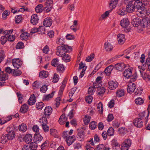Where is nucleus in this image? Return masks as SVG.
I'll use <instances>...</instances> for the list:
<instances>
[{
    "instance_id": "obj_10",
    "label": "nucleus",
    "mask_w": 150,
    "mask_h": 150,
    "mask_svg": "<svg viewBox=\"0 0 150 150\" xmlns=\"http://www.w3.org/2000/svg\"><path fill=\"white\" fill-rule=\"evenodd\" d=\"M134 125L137 127H141L143 126V122L140 118H136L133 122Z\"/></svg>"
},
{
    "instance_id": "obj_24",
    "label": "nucleus",
    "mask_w": 150,
    "mask_h": 150,
    "mask_svg": "<svg viewBox=\"0 0 150 150\" xmlns=\"http://www.w3.org/2000/svg\"><path fill=\"white\" fill-rule=\"evenodd\" d=\"M28 104L30 105L34 104L36 102V97L34 94L32 95L28 100Z\"/></svg>"
},
{
    "instance_id": "obj_48",
    "label": "nucleus",
    "mask_w": 150,
    "mask_h": 150,
    "mask_svg": "<svg viewBox=\"0 0 150 150\" xmlns=\"http://www.w3.org/2000/svg\"><path fill=\"white\" fill-rule=\"evenodd\" d=\"M21 74V71L18 70L13 69L12 74L14 76H20Z\"/></svg>"
},
{
    "instance_id": "obj_34",
    "label": "nucleus",
    "mask_w": 150,
    "mask_h": 150,
    "mask_svg": "<svg viewBox=\"0 0 150 150\" xmlns=\"http://www.w3.org/2000/svg\"><path fill=\"white\" fill-rule=\"evenodd\" d=\"M29 35L28 33L24 32L21 34L20 37L22 40H26Z\"/></svg>"
},
{
    "instance_id": "obj_52",
    "label": "nucleus",
    "mask_w": 150,
    "mask_h": 150,
    "mask_svg": "<svg viewBox=\"0 0 150 150\" xmlns=\"http://www.w3.org/2000/svg\"><path fill=\"white\" fill-rule=\"evenodd\" d=\"M15 19L16 23H18L22 20V17L21 15H18L15 17Z\"/></svg>"
},
{
    "instance_id": "obj_54",
    "label": "nucleus",
    "mask_w": 150,
    "mask_h": 150,
    "mask_svg": "<svg viewBox=\"0 0 150 150\" xmlns=\"http://www.w3.org/2000/svg\"><path fill=\"white\" fill-rule=\"evenodd\" d=\"M90 119L91 117L90 116L88 115H86L83 120L85 124H88L90 121Z\"/></svg>"
},
{
    "instance_id": "obj_19",
    "label": "nucleus",
    "mask_w": 150,
    "mask_h": 150,
    "mask_svg": "<svg viewBox=\"0 0 150 150\" xmlns=\"http://www.w3.org/2000/svg\"><path fill=\"white\" fill-rule=\"evenodd\" d=\"M134 10L137 9L138 10L140 9H141L142 8H144L143 6V4L140 2V1H135L134 2Z\"/></svg>"
},
{
    "instance_id": "obj_23",
    "label": "nucleus",
    "mask_w": 150,
    "mask_h": 150,
    "mask_svg": "<svg viewBox=\"0 0 150 150\" xmlns=\"http://www.w3.org/2000/svg\"><path fill=\"white\" fill-rule=\"evenodd\" d=\"M67 81V79L65 78L62 82V84L60 87V89L59 92V94L60 96H61L63 92L66 84Z\"/></svg>"
},
{
    "instance_id": "obj_42",
    "label": "nucleus",
    "mask_w": 150,
    "mask_h": 150,
    "mask_svg": "<svg viewBox=\"0 0 150 150\" xmlns=\"http://www.w3.org/2000/svg\"><path fill=\"white\" fill-rule=\"evenodd\" d=\"M44 106V104L42 102H40L37 103L36 105V107L38 110H42Z\"/></svg>"
},
{
    "instance_id": "obj_57",
    "label": "nucleus",
    "mask_w": 150,
    "mask_h": 150,
    "mask_svg": "<svg viewBox=\"0 0 150 150\" xmlns=\"http://www.w3.org/2000/svg\"><path fill=\"white\" fill-rule=\"evenodd\" d=\"M64 39H61V38H58L57 39V43L59 45H64V44L65 42Z\"/></svg>"
},
{
    "instance_id": "obj_27",
    "label": "nucleus",
    "mask_w": 150,
    "mask_h": 150,
    "mask_svg": "<svg viewBox=\"0 0 150 150\" xmlns=\"http://www.w3.org/2000/svg\"><path fill=\"white\" fill-rule=\"evenodd\" d=\"M52 108L49 106L46 107L44 110V114L45 116L50 115L52 113Z\"/></svg>"
},
{
    "instance_id": "obj_33",
    "label": "nucleus",
    "mask_w": 150,
    "mask_h": 150,
    "mask_svg": "<svg viewBox=\"0 0 150 150\" xmlns=\"http://www.w3.org/2000/svg\"><path fill=\"white\" fill-rule=\"evenodd\" d=\"M125 92L124 89H119L116 92V96L118 97H120L124 95Z\"/></svg>"
},
{
    "instance_id": "obj_44",
    "label": "nucleus",
    "mask_w": 150,
    "mask_h": 150,
    "mask_svg": "<svg viewBox=\"0 0 150 150\" xmlns=\"http://www.w3.org/2000/svg\"><path fill=\"white\" fill-rule=\"evenodd\" d=\"M43 6L42 4H39L35 8V11L37 13L41 12L42 11Z\"/></svg>"
},
{
    "instance_id": "obj_14",
    "label": "nucleus",
    "mask_w": 150,
    "mask_h": 150,
    "mask_svg": "<svg viewBox=\"0 0 150 150\" xmlns=\"http://www.w3.org/2000/svg\"><path fill=\"white\" fill-rule=\"evenodd\" d=\"M132 23L134 27H138L139 28L141 27L140 26L141 24L140 20L138 18L133 19L132 20Z\"/></svg>"
},
{
    "instance_id": "obj_8",
    "label": "nucleus",
    "mask_w": 150,
    "mask_h": 150,
    "mask_svg": "<svg viewBox=\"0 0 150 150\" xmlns=\"http://www.w3.org/2000/svg\"><path fill=\"white\" fill-rule=\"evenodd\" d=\"M108 88L110 90H114L118 86V83L115 81H110L108 82Z\"/></svg>"
},
{
    "instance_id": "obj_35",
    "label": "nucleus",
    "mask_w": 150,
    "mask_h": 150,
    "mask_svg": "<svg viewBox=\"0 0 150 150\" xmlns=\"http://www.w3.org/2000/svg\"><path fill=\"white\" fill-rule=\"evenodd\" d=\"M42 82L35 81L33 84V86L34 89H38L41 86Z\"/></svg>"
},
{
    "instance_id": "obj_53",
    "label": "nucleus",
    "mask_w": 150,
    "mask_h": 150,
    "mask_svg": "<svg viewBox=\"0 0 150 150\" xmlns=\"http://www.w3.org/2000/svg\"><path fill=\"white\" fill-rule=\"evenodd\" d=\"M57 70L59 71L63 72L64 70V68L63 64H59L57 67Z\"/></svg>"
},
{
    "instance_id": "obj_50",
    "label": "nucleus",
    "mask_w": 150,
    "mask_h": 150,
    "mask_svg": "<svg viewBox=\"0 0 150 150\" xmlns=\"http://www.w3.org/2000/svg\"><path fill=\"white\" fill-rule=\"evenodd\" d=\"M7 40V37L4 35L1 38V42L2 45H4L6 42Z\"/></svg>"
},
{
    "instance_id": "obj_41",
    "label": "nucleus",
    "mask_w": 150,
    "mask_h": 150,
    "mask_svg": "<svg viewBox=\"0 0 150 150\" xmlns=\"http://www.w3.org/2000/svg\"><path fill=\"white\" fill-rule=\"evenodd\" d=\"M105 88L103 87H102L98 88L97 91V92L98 95H101L104 93L105 92Z\"/></svg>"
},
{
    "instance_id": "obj_56",
    "label": "nucleus",
    "mask_w": 150,
    "mask_h": 150,
    "mask_svg": "<svg viewBox=\"0 0 150 150\" xmlns=\"http://www.w3.org/2000/svg\"><path fill=\"white\" fill-rule=\"evenodd\" d=\"M96 89H94L93 86L90 87L88 89V93L90 95H93Z\"/></svg>"
},
{
    "instance_id": "obj_64",
    "label": "nucleus",
    "mask_w": 150,
    "mask_h": 150,
    "mask_svg": "<svg viewBox=\"0 0 150 150\" xmlns=\"http://www.w3.org/2000/svg\"><path fill=\"white\" fill-rule=\"evenodd\" d=\"M104 145L102 144L98 145L95 149V150H104Z\"/></svg>"
},
{
    "instance_id": "obj_55",
    "label": "nucleus",
    "mask_w": 150,
    "mask_h": 150,
    "mask_svg": "<svg viewBox=\"0 0 150 150\" xmlns=\"http://www.w3.org/2000/svg\"><path fill=\"white\" fill-rule=\"evenodd\" d=\"M1 142L3 143L7 142L8 139L6 134H4L2 135L1 137Z\"/></svg>"
},
{
    "instance_id": "obj_22",
    "label": "nucleus",
    "mask_w": 150,
    "mask_h": 150,
    "mask_svg": "<svg viewBox=\"0 0 150 150\" xmlns=\"http://www.w3.org/2000/svg\"><path fill=\"white\" fill-rule=\"evenodd\" d=\"M52 20L50 18H47L44 20L43 22V25L45 27H50L52 25Z\"/></svg>"
},
{
    "instance_id": "obj_15",
    "label": "nucleus",
    "mask_w": 150,
    "mask_h": 150,
    "mask_svg": "<svg viewBox=\"0 0 150 150\" xmlns=\"http://www.w3.org/2000/svg\"><path fill=\"white\" fill-rule=\"evenodd\" d=\"M34 142H33L35 143L36 144H34L33 145H36L37 147V145L36 144L41 141L42 140L43 137L39 134H35L34 136Z\"/></svg>"
},
{
    "instance_id": "obj_21",
    "label": "nucleus",
    "mask_w": 150,
    "mask_h": 150,
    "mask_svg": "<svg viewBox=\"0 0 150 150\" xmlns=\"http://www.w3.org/2000/svg\"><path fill=\"white\" fill-rule=\"evenodd\" d=\"M36 144L35 143H30V146L27 145H24L23 147L22 150H31L32 148H35L36 147V145H34L33 144Z\"/></svg>"
},
{
    "instance_id": "obj_20",
    "label": "nucleus",
    "mask_w": 150,
    "mask_h": 150,
    "mask_svg": "<svg viewBox=\"0 0 150 150\" xmlns=\"http://www.w3.org/2000/svg\"><path fill=\"white\" fill-rule=\"evenodd\" d=\"M134 6L133 3H129L126 6V11L129 13H132L135 11Z\"/></svg>"
},
{
    "instance_id": "obj_12",
    "label": "nucleus",
    "mask_w": 150,
    "mask_h": 150,
    "mask_svg": "<svg viewBox=\"0 0 150 150\" xmlns=\"http://www.w3.org/2000/svg\"><path fill=\"white\" fill-rule=\"evenodd\" d=\"M120 24L123 28H127L129 24V22L127 18H124L120 22Z\"/></svg>"
},
{
    "instance_id": "obj_26",
    "label": "nucleus",
    "mask_w": 150,
    "mask_h": 150,
    "mask_svg": "<svg viewBox=\"0 0 150 150\" xmlns=\"http://www.w3.org/2000/svg\"><path fill=\"white\" fill-rule=\"evenodd\" d=\"M67 118L65 116L64 114H62L60 117L58 122L61 125H63L67 120Z\"/></svg>"
},
{
    "instance_id": "obj_9",
    "label": "nucleus",
    "mask_w": 150,
    "mask_h": 150,
    "mask_svg": "<svg viewBox=\"0 0 150 150\" xmlns=\"http://www.w3.org/2000/svg\"><path fill=\"white\" fill-rule=\"evenodd\" d=\"M137 15L139 17H144L146 13V8H142L141 9H140L137 10Z\"/></svg>"
},
{
    "instance_id": "obj_6",
    "label": "nucleus",
    "mask_w": 150,
    "mask_h": 150,
    "mask_svg": "<svg viewBox=\"0 0 150 150\" xmlns=\"http://www.w3.org/2000/svg\"><path fill=\"white\" fill-rule=\"evenodd\" d=\"M83 128L78 129V134L76 135L77 139L79 141H83L84 139V134Z\"/></svg>"
},
{
    "instance_id": "obj_2",
    "label": "nucleus",
    "mask_w": 150,
    "mask_h": 150,
    "mask_svg": "<svg viewBox=\"0 0 150 150\" xmlns=\"http://www.w3.org/2000/svg\"><path fill=\"white\" fill-rule=\"evenodd\" d=\"M131 140L129 139L125 140L121 144V149L122 150H128L131 146Z\"/></svg>"
},
{
    "instance_id": "obj_45",
    "label": "nucleus",
    "mask_w": 150,
    "mask_h": 150,
    "mask_svg": "<svg viewBox=\"0 0 150 150\" xmlns=\"http://www.w3.org/2000/svg\"><path fill=\"white\" fill-rule=\"evenodd\" d=\"M136 103L138 105L142 104L144 103L143 99L141 98H138L135 100Z\"/></svg>"
},
{
    "instance_id": "obj_63",
    "label": "nucleus",
    "mask_w": 150,
    "mask_h": 150,
    "mask_svg": "<svg viewBox=\"0 0 150 150\" xmlns=\"http://www.w3.org/2000/svg\"><path fill=\"white\" fill-rule=\"evenodd\" d=\"M93 97L91 96H87L86 98V101L87 103L90 104L92 102Z\"/></svg>"
},
{
    "instance_id": "obj_43",
    "label": "nucleus",
    "mask_w": 150,
    "mask_h": 150,
    "mask_svg": "<svg viewBox=\"0 0 150 150\" xmlns=\"http://www.w3.org/2000/svg\"><path fill=\"white\" fill-rule=\"evenodd\" d=\"M114 130L112 127H110L107 131V134L108 135L110 136H111L113 135L114 134Z\"/></svg>"
},
{
    "instance_id": "obj_62",
    "label": "nucleus",
    "mask_w": 150,
    "mask_h": 150,
    "mask_svg": "<svg viewBox=\"0 0 150 150\" xmlns=\"http://www.w3.org/2000/svg\"><path fill=\"white\" fill-rule=\"evenodd\" d=\"M45 5L47 6L52 7V0H47L46 2H45Z\"/></svg>"
},
{
    "instance_id": "obj_3",
    "label": "nucleus",
    "mask_w": 150,
    "mask_h": 150,
    "mask_svg": "<svg viewBox=\"0 0 150 150\" xmlns=\"http://www.w3.org/2000/svg\"><path fill=\"white\" fill-rule=\"evenodd\" d=\"M149 114V111L146 112L144 111L140 113L139 114V118L142 120L144 119L145 120L146 124L148 122V117Z\"/></svg>"
},
{
    "instance_id": "obj_60",
    "label": "nucleus",
    "mask_w": 150,
    "mask_h": 150,
    "mask_svg": "<svg viewBox=\"0 0 150 150\" xmlns=\"http://www.w3.org/2000/svg\"><path fill=\"white\" fill-rule=\"evenodd\" d=\"M15 37H16L14 35H11L8 36L7 40L10 42H12L15 39Z\"/></svg>"
},
{
    "instance_id": "obj_37",
    "label": "nucleus",
    "mask_w": 150,
    "mask_h": 150,
    "mask_svg": "<svg viewBox=\"0 0 150 150\" xmlns=\"http://www.w3.org/2000/svg\"><path fill=\"white\" fill-rule=\"evenodd\" d=\"M28 109V106L27 105L24 104L23 105L21 108L20 111L22 113L26 112Z\"/></svg>"
},
{
    "instance_id": "obj_61",
    "label": "nucleus",
    "mask_w": 150,
    "mask_h": 150,
    "mask_svg": "<svg viewBox=\"0 0 150 150\" xmlns=\"http://www.w3.org/2000/svg\"><path fill=\"white\" fill-rule=\"evenodd\" d=\"M23 47L24 44L23 43L21 42H18L16 46V48L17 49H23Z\"/></svg>"
},
{
    "instance_id": "obj_36",
    "label": "nucleus",
    "mask_w": 150,
    "mask_h": 150,
    "mask_svg": "<svg viewBox=\"0 0 150 150\" xmlns=\"http://www.w3.org/2000/svg\"><path fill=\"white\" fill-rule=\"evenodd\" d=\"M27 127L26 124H22L19 126V129L20 131L25 132L27 130Z\"/></svg>"
},
{
    "instance_id": "obj_32",
    "label": "nucleus",
    "mask_w": 150,
    "mask_h": 150,
    "mask_svg": "<svg viewBox=\"0 0 150 150\" xmlns=\"http://www.w3.org/2000/svg\"><path fill=\"white\" fill-rule=\"evenodd\" d=\"M74 139H73L72 136H69L66 139V141L67 144L68 146H69L71 144L74 142Z\"/></svg>"
},
{
    "instance_id": "obj_38",
    "label": "nucleus",
    "mask_w": 150,
    "mask_h": 150,
    "mask_svg": "<svg viewBox=\"0 0 150 150\" xmlns=\"http://www.w3.org/2000/svg\"><path fill=\"white\" fill-rule=\"evenodd\" d=\"M39 75L40 77L42 78H46L48 76V73L45 71H43L40 72Z\"/></svg>"
},
{
    "instance_id": "obj_11",
    "label": "nucleus",
    "mask_w": 150,
    "mask_h": 150,
    "mask_svg": "<svg viewBox=\"0 0 150 150\" xmlns=\"http://www.w3.org/2000/svg\"><path fill=\"white\" fill-rule=\"evenodd\" d=\"M132 67L126 69L123 73V75L127 78H129L132 74Z\"/></svg>"
},
{
    "instance_id": "obj_47",
    "label": "nucleus",
    "mask_w": 150,
    "mask_h": 150,
    "mask_svg": "<svg viewBox=\"0 0 150 150\" xmlns=\"http://www.w3.org/2000/svg\"><path fill=\"white\" fill-rule=\"evenodd\" d=\"M97 125V123L95 122L94 121H93L90 124V128L91 129H94L96 128Z\"/></svg>"
},
{
    "instance_id": "obj_46",
    "label": "nucleus",
    "mask_w": 150,
    "mask_h": 150,
    "mask_svg": "<svg viewBox=\"0 0 150 150\" xmlns=\"http://www.w3.org/2000/svg\"><path fill=\"white\" fill-rule=\"evenodd\" d=\"M59 61L57 58L53 59L51 62V65L54 67H56L58 64Z\"/></svg>"
},
{
    "instance_id": "obj_49",
    "label": "nucleus",
    "mask_w": 150,
    "mask_h": 150,
    "mask_svg": "<svg viewBox=\"0 0 150 150\" xmlns=\"http://www.w3.org/2000/svg\"><path fill=\"white\" fill-rule=\"evenodd\" d=\"M94 56L95 55L93 54H91L89 56L86 58V61L87 62H90L94 58Z\"/></svg>"
},
{
    "instance_id": "obj_5",
    "label": "nucleus",
    "mask_w": 150,
    "mask_h": 150,
    "mask_svg": "<svg viewBox=\"0 0 150 150\" xmlns=\"http://www.w3.org/2000/svg\"><path fill=\"white\" fill-rule=\"evenodd\" d=\"M12 63L14 68L18 69L22 64V62L19 58L13 59Z\"/></svg>"
},
{
    "instance_id": "obj_51",
    "label": "nucleus",
    "mask_w": 150,
    "mask_h": 150,
    "mask_svg": "<svg viewBox=\"0 0 150 150\" xmlns=\"http://www.w3.org/2000/svg\"><path fill=\"white\" fill-rule=\"evenodd\" d=\"M49 142L48 141H45L41 145V147L42 150H44L48 146Z\"/></svg>"
},
{
    "instance_id": "obj_39",
    "label": "nucleus",
    "mask_w": 150,
    "mask_h": 150,
    "mask_svg": "<svg viewBox=\"0 0 150 150\" xmlns=\"http://www.w3.org/2000/svg\"><path fill=\"white\" fill-rule=\"evenodd\" d=\"M62 59L65 62H68L70 61V57L68 54H65L62 57Z\"/></svg>"
},
{
    "instance_id": "obj_40",
    "label": "nucleus",
    "mask_w": 150,
    "mask_h": 150,
    "mask_svg": "<svg viewBox=\"0 0 150 150\" xmlns=\"http://www.w3.org/2000/svg\"><path fill=\"white\" fill-rule=\"evenodd\" d=\"M39 122L42 125H43L47 124V118L45 117H42L39 120Z\"/></svg>"
},
{
    "instance_id": "obj_30",
    "label": "nucleus",
    "mask_w": 150,
    "mask_h": 150,
    "mask_svg": "<svg viewBox=\"0 0 150 150\" xmlns=\"http://www.w3.org/2000/svg\"><path fill=\"white\" fill-rule=\"evenodd\" d=\"M6 135L8 140H12L14 138L15 134L13 130L11 129V131H9Z\"/></svg>"
},
{
    "instance_id": "obj_18",
    "label": "nucleus",
    "mask_w": 150,
    "mask_h": 150,
    "mask_svg": "<svg viewBox=\"0 0 150 150\" xmlns=\"http://www.w3.org/2000/svg\"><path fill=\"white\" fill-rule=\"evenodd\" d=\"M39 20L38 17L36 14H34L32 16L31 18L30 22L33 25L37 24Z\"/></svg>"
},
{
    "instance_id": "obj_4",
    "label": "nucleus",
    "mask_w": 150,
    "mask_h": 150,
    "mask_svg": "<svg viewBox=\"0 0 150 150\" xmlns=\"http://www.w3.org/2000/svg\"><path fill=\"white\" fill-rule=\"evenodd\" d=\"M136 88V85L134 83L129 82L127 85V92L130 93L133 92Z\"/></svg>"
},
{
    "instance_id": "obj_7",
    "label": "nucleus",
    "mask_w": 150,
    "mask_h": 150,
    "mask_svg": "<svg viewBox=\"0 0 150 150\" xmlns=\"http://www.w3.org/2000/svg\"><path fill=\"white\" fill-rule=\"evenodd\" d=\"M149 22V20L148 18L146 17L143 18L142 21H141L140 25V27H142V29H140V30L142 31L143 30V28L147 27Z\"/></svg>"
},
{
    "instance_id": "obj_16",
    "label": "nucleus",
    "mask_w": 150,
    "mask_h": 150,
    "mask_svg": "<svg viewBox=\"0 0 150 150\" xmlns=\"http://www.w3.org/2000/svg\"><path fill=\"white\" fill-rule=\"evenodd\" d=\"M32 139V135L30 134H26L23 138V140L28 144L31 143Z\"/></svg>"
},
{
    "instance_id": "obj_31",
    "label": "nucleus",
    "mask_w": 150,
    "mask_h": 150,
    "mask_svg": "<svg viewBox=\"0 0 150 150\" xmlns=\"http://www.w3.org/2000/svg\"><path fill=\"white\" fill-rule=\"evenodd\" d=\"M113 69V66L112 65L108 66L105 69V72L107 76H109L111 73Z\"/></svg>"
},
{
    "instance_id": "obj_59",
    "label": "nucleus",
    "mask_w": 150,
    "mask_h": 150,
    "mask_svg": "<svg viewBox=\"0 0 150 150\" xmlns=\"http://www.w3.org/2000/svg\"><path fill=\"white\" fill-rule=\"evenodd\" d=\"M101 86L102 84L100 82H96L93 83L92 86L94 89H96V88H98V89L100 88H101L100 87Z\"/></svg>"
},
{
    "instance_id": "obj_25",
    "label": "nucleus",
    "mask_w": 150,
    "mask_h": 150,
    "mask_svg": "<svg viewBox=\"0 0 150 150\" xmlns=\"http://www.w3.org/2000/svg\"><path fill=\"white\" fill-rule=\"evenodd\" d=\"M118 0H111L109 4V7L112 10L115 8L118 3Z\"/></svg>"
},
{
    "instance_id": "obj_1",
    "label": "nucleus",
    "mask_w": 150,
    "mask_h": 150,
    "mask_svg": "<svg viewBox=\"0 0 150 150\" xmlns=\"http://www.w3.org/2000/svg\"><path fill=\"white\" fill-rule=\"evenodd\" d=\"M72 49L71 47L67 45L59 46L57 47L56 51V54L57 55L62 57L65 54L66 52L71 50Z\"/></svg>"
},
{
    "instance_id": "obj_28",
    "label": "nucleus",
    "mask_w": 150,
    "mask_h": 150,
    "mask_svg": "<svg viewBox=\"0 0 150 150\" xmlns=\"http://www.w3.org/2000/svg\"><path fill=\"white\" fill-rule=\"evenodd\" d=\"M104 47L106 51H111L113 48V47L111 43L108 42H107L105 43Z\"/></svg>"
},
{
    "instance_id": "obj_17",
    "label": "nucleus",
    "mask_w": 150,
    "mask_h": 150,
    "mask_svg": "<svg viewBox=\"0 0 150 150\" xmlns=\"http://www.w3.org/2000/svg\"><path fill=\"white\" fill-rule=\"evenodd\" d=\"M115 67L117 70L122 71L126 67V66L123 63H118L115 65Z\"/></svg>"
},
{
    "instance_id": "obj_58",
    "label": "nucleus",
    "mask_w": 150,
    "mask_h": 150,
    "mask_svg": "<svg viewBox=\"0 0 150 150\" xmlns=\"http://www.w3.org/2000/svg\"><path fill=\"white\" fill-rule=\"evenodd\" d=\"M97 108L98 110L101 111L102 112H103V105L102 103L100 102L97 105Z\"/></svg>"
},
{
    "instance_id": "obj_13",
    "label": "nucleus",
    "mask_w": 150,
    "mask_h": 150,
    "mask_svg": "<svg viewBox=\"0 0 150 150\" xmlns=\"http://www.w3.org/2000/svg\"><path fill=\"white\" fill-rule=\"evenodd\" d=\"M117 40L119 44H123L125 41L124 35L122 34H118L117 35Z\"/></svg>"
},
{
    "instance_id": "obj_29",
    "label": "nucleus",
    "mask_w": 150,
    "mask_h": 150,
    "mask_svg": "<svg viewBox=\"0 0 150 150\" xmlns=\"http://www.w3.org/2000/svg\"><path fill=\"white\" fill-rule=\"evenodd\" d=\"M55 91L52 92L51 94L44 96L43 98V101H48L52 98L54 96Z\"/></svg>"
}]
</instances>
